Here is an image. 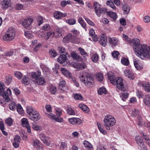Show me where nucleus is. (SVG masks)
<instances>
[{"instance_id": "nucleus-1", "label": "nucleus", "mask_w": 150, "mask_h": 150, "mask_svg": "<svg viewBox=\"0 0 150 150\" xmlns=\"http://www.w3.org/2000/svg\"><path fill=\"white\" fill-rule=\"evenodd\" d=\"M123 36L127 41L132 43L133 45V49L137 55L140 56L142 54L148 57H150V53H148L147 47L145 45L141 44L139 39L134 38L131 40L125 34L123 35Z\"/></svg>"}, {"instance_id": "nucleus-2", "label": "nucleus", "mask_w": 150, "mask_h": 150, "mask_svg": "<svg viewBox=\"0 0 150 150\" xmlns=\"http://www.w3.org/2000/svg\"><path fill=\"white\" fill-rule=\"evenodd\" d=\"M103 122L105 127L109 130L110 129V127L113 126L116 123V120L113 116L108 115L105 117Z\"/></svg>"}, {"instance_id": "nucleus-3", "label": "nucleus", "mask_w": 150, "mask_h": 150, "mask_svg": "<svg viewBox=\"0 0 150 150\" xmlns=\"http://www.w3.org/2000/svg\"><path fill=\"white\" fill-rule=\"evenodd\" d=\"M5 86L3 83H0V95L3 97L6 101L8 102L10 100L9 96L11 94V91L9 88L6 91H4Z\"/></svg>"}, {"instance_id": "nucleus-4", "label": "nucleus", "mask_w": 150, "mask_h": 150, "mask_svg": "<svg viewBox=\"0 0 150 150\" xmlns=\"http://www.w3.org/2000/svg\"><path fill=\"white\" fill-rule=\"evenodd\" d=\"M31 77L35 79V82L40 85H43L45 82V79L41 76V72L38 71L36 72H33Z\"/></svg>"}, {"instance_id": "nucleus-5", "label": "nucleus", "mask_w": 150, "mask_h": 150, "mask_svg": "<svg viewBox=\"0 0 150 150\" xmlns=\"http://www.w3.org/2000/svg\"><path fill=\"white\" fill-rule=\"evenodd\" d=\"M15 36V32L14 29L9 28L3 37V39L5 41H11Z\"/></svg>"}, {"instance_id": "nucleus-6", "label": "nucleus", "mask_w": 150, "mask_h": 150, "mask_svg": "<svg viewBox=\"0 0 150 150\" xmlns=\"http://www.w3.org/2000/svg\"><path fill=\"white\" fill-rule=\"evenodd\" d=\"M94 83V80L92 76L89 73H85V85L88 87L93 86Z\"/></svg>"}, {"instance_id": "nucleus-7", "label": "nucleus", "mask_w": 150, "mask_h": 150, "mask_svg": "<svg viewBox=\"0 0 150 150\" xmlns=\"http://www.w3.org/2000/svg\"><path fill=\"white\" fill-rule=\"evenodd\" d=\"M113 83V85H116L117 87L119 89L123 91H125L126 88L124 87L123 83V80L121 77H117L114 82Z\"/></svg>"}, {"instance_id": "nucleus-8", "label": "nucleus", "mask_w": 150, "mask_h": 150, "mask_svg": "<svg viewBox=\"0 0 150 150\" xmlns=\"http://www.w3.org/2000/svg\"><path fill=\"white\" fill-rule=\"evenodd\" d=\"M33 21L32 18L24 19L22 21V25L26 29L30 30L32 28L31 23Z\"/></svg>"}, {"instance_id": "nucleus-9", "label": "nucleus", "mask_w": 150, "mask_h": 150, "mask_svg": "<svg viewBox=\"0 0 150 150\" xmlns=\"http://www.w3.org/2000/svg\"><path fill=\"white\" fill-rule=\"evenodd\" d=\"M39 137L44 144L48 146H50L51 143V139L50 137L47 136L45 134L42 133L40 134Z\"/></svg>"}, {"instance_id": "nucleus-10", "label": "nucleus", "mask_w": 150, "mask_h": 150, "mask_svg": "<svg viewBox=\"0 0 150 150\" xmlns=\"http://www.w3.org/2000/svg\"><path fill=\"white\" fill-rule=\"evenodd\" d=\"M54 35V32L50 31L46 32L43 34L42 36L46 40L50 41L53 40Z\"/></svg>"}, {"instance_id": "nucleus-11", "label": "nucleus", "mask_w": 150, "mask_h": 150, "mask_svg": "<svg viewBox=\"0 0 150 150\" xmlns=\"http://www.w3.org/2000/svg\"><path fill=\"white\" fill-rule=\"evenodd\" d=\"M21 122L22 126L23 127H25L27 129V132L30 133L31 131L28 119L26 118H23L21 119Z\"/></svg>"}, {"instance_id": "nucleus-12", "label": "nucleus", "mask_w": 150, "mask_h": 150, "mask_svg": "<svg viewBox=\"0 0 150 150\" xmlns=\"http://www.w3.org/2000/svg\"><path fill=\"white\" fill-rule=\"evenodd\" d=\"M107 38L104 34L100 35V38L98 42L99 44L103 47H105L107 43Z\"/></svg>"}, {"instance_id": "nucleus-13", "label": "nucleus", "mask_w": 150, "mask_h": 150, "mask_svg": "<svg viewBox=\"0 0 150 150\" xmlns=\"http://www.w3.org/2000/svg\"><path fill=\"white\" fill-rule=\"evenodd\" d=\"M35 112H33V113H32L30 116H29L28 117L32 120L34 121H37L40 118V115L38 111Z\"/></svg>"}, {"instance_id": "nucleus-14", "label": "nucleus", "mask_w": 150, "mask_h": 150, "mask_svg": "<svg viewBox=\"0 0 150 150\" xmlns=\"http://www.w3.org/2000/svg\"><path fill=\"white\" fill-rule=\"evenodd\" d=\"M69 122L72 125L79 124L81 122V120L79 118L72 117L68 119Z\"/></svg>"}, {"instance_id": "nucleus-15", "label": "nucleus", "mask_w": 150, "mask_h": 150, "mask_svg": "<svg viewBox=\"0 0 150 150\" xmlns=\"http://www.w3.org/2000/svg\"><path fill=\"white\" fill-rule=\"evenodd\" d=\"M32 141L33 145L34 147H35L39 150H43L42 146L40 145V142L39 140L37 139H33Z\"/></svg>"}, {"instance_id": "nucleus-16", "label": "nucleus", "mask_w": 150, "mask_h": 150, "mask_svg": "<svg viewBox=\"0 0 150 150\" xmlns=\"http://www.w3.org/2000/svg\"><path fill=\"white\" fill-rule=\"evenodd\" d=\"M67 15V13L63 14L59 11H56L53 14L54 17L58 19H60L62 17L66 16Z\"/></svg>"}, {"instance_id": "nucleus-17", "label": "nucleus", "mask_w": 150, "mask_h": 150, "mask_svg": "<svg viewBox=\"0 0 150 150\" xmlns=\"http://www.w3.org/2000/svg\"><path fill=\"white\" fill-rule=\"evenodd\" d=\"M67 59V56L64 54L60 55L57 59V61L59 63L62 64L65 63Z\"/></svg>"}, {"instance_id": "nucleus-18", "label": "nucleus", "mask_w": 150, "mask_h": 150, "mask_svg": "<svg viewBox=\"0 0 150 150\" xmlns=\"http://www.w3.org/2000/svg\"><path fill=\"white\" fill-rule=\"evenodd\" d=\"M1 5L4 9H7L11 5L10 0H4L1 3Z\"/></svg>"}, {"instance_id": "nucleus-19", "label": "nucleus", "mask_w": 150, "mask_h": 150, "mask_svg": "<svg viewBox=\"0 0 150 150\" xmlns=\"http://www.w3.org/2000/svg\"><path fill=\"white\" fill-rule=\"evenodd\" d=\"M71 57L74 60L81 62L83 60L82 58L77 53L73 52L71 54Z\"/></svg>"}, {"instance_id": "nucleus-20", "label": "nucleus", "mask_w": 150, "mask_h": 150, "mask_svg": "<svg viewBox=\"0 0 150 150\" xmlns=\"http://www.w3.org/2000/svg\"><path fill=\"white\" fill-rule=\"evenodd\" d=\"M125 75L130 79L132 80L134 78V74L131 71L128 70H126L124 71Z\"/></svg>"}, {"instance_id": "nucleus-21", "label": "nucleus", "mask_w": 150, "mask_h": 150, "mask_svg": "<svg viewBox=\"0 0 150 150\" xmlns=\"http://www.w3.org/2000/svg\"><path fill=\"white\" fill-rule=\"evenodd\" d=\"M109 42L112 46H115L117 45V40L115 38L108 37Z\"/></svg>"}, {"instance_id": "nucleus-22", "label": "nucleus", "mask_w": 150, "mask_h": 150, "mask_svg": "<svg viewBox=\"0 0 150 150\" xmlns=\"http://www.w3.org/2000/svg\"><path fill=\"white\" fill-rule=\"evenodd\" d=\"M61 70L63 74L69 78H71V74L66 69L62 68L61 69Z\"/></svg>"}, {"instance_id": "nucleus-23", "label": "nucleus", "mask_w": 150, "mask_h": 150, "mask_svg": "<svg viewBox=\"0 0 150 150\" xmlns=\"http://www.w3.org/2000/svg\"><path fill=\"white\" fill-rule=\"evenodd\" d=\"M122 10L124 13L127 14H128L130 11L129 6L127 4L123 5L122 7Z\"/></svg>"}, {"instance_id": "nucleus-24", "label": "nucleus", "mask_w": 150, "mask_h": 150, "mask_svg": "<svg viewBox=\"0 0 150 150\" xmlns=\"http://www.w3.org/2000/svg\"><path fill=\"white\" fill-rule=\"evenodd\" d=\"M135 140L139 146L141 148L143 147L144 146V143L141 137L139 136H136L135 137Z\"/></svg>"}, {"instance_id": "nucleus-25", "label": "nucleus", "mask_w": 150, "mask_h": 150, "mask_svg": "<svg viewBox=\"0 0 150 150\" xmlns=\"http://www.w3.org/2000/svg\"><path fill=\"white\" fill-rule=\"evenodd\" d=\"M107 76L109 79L110 80L111 83L113 84L112 82H114L116 78L113 73L112 72L109 73L107 74Z\"/></svg>"}, {"instance_id": "nucleus-26", "label": "nucleus", "mask_w": 150, "mask_h": 150, "mask_svg": "<svg viewBox=\"0 0 150 150\" xmlns=\"http://www.w3.org/2000/svg\"><path fill=\"white\" fill-rule=\"evenodd\" d=\"M139 85L142 87V88H144V90L149 92H150V85L148 83H145L143 84H142L140 83H139Z\"/></svg>"}, {"instance_id": "nucleus-27", "label": "nucleus", "mask_w": 150, "mask_h": 150, "mask_svg": "<svg viewBox=\"0 0 150 150\" xmlns=\"http://www.w3.org/2000/svg\"><path fill=\"white\" fill-rule=\"evenodd\" d=\"M66 84V83L65 81L62 80L60 81L59 82V89H60L62 91H64L65 90V86Z\"/></svg>"}, {"instance_id": "nucleus-28", "label": "nucleus", "mask_w": 150, "mask_h": 150, "mask_svg": "<svg viewBox=\"0 0 150 150\" xmlns=\"http://www.w3.org/2000/svg\"><path fill=\"white\" fill-rule=\"evenodd\" d=\"M37 111L35 109L33 108L32 107L30 106H28L26 108V112L30 116L32 113H33V112Z\"/></svg>"}, {"instance_id": "nucleus-29", "label": "nucleus", "mask_w": 150, "mask_h": 150, "mask_svg": "<svg viewBox=\"0 0 150 150\" xmlns=\"http://www.w3.org/2000/svg\"><path fill=\"white\" fill-rule=\"evenodd\" d=\"M108 15L111 18H112L115 21L117 18V16L115 13L110 11L108 12Z\"/></svg>"}, {"instance_id": "nucleus-30", "label": "nucleus", "mask_w": 150, "mask_h": 150, "mask_svg": "<svg viewBox=\"0 0 150 150\" xmlns=\"http://www.w3.org/2000/svg\"><path fill=\"white\" fill-rule=\"evenodd\" d=\"M144 101L146 106H150V96L149 95L146 96L144 99Z\"/></svg>"}, {"instance_id": "nucleus-31", "label": "nucleus", "mask_w": 150, "mask_h": 150, "mask_svg": "<svg viewBox=\"0 0 150 150\" xmlns=\"http://www.w3.org/2000/svg\"><path fill=\"white\" fill-rule=\"evenodd\" d=\"M85 148L88 150H93V147L92 145L87 141L85 140Z\"/></svg>"}, {"instance_id": "nucleus-32", "label": "nucleus", "mask_w": 150, "mask_h": 150, "mask_svg": "<svg viewBox=\"0 0 150 150\" xmlns=\"http://www.w3.org/2000/svg\"><path fill=\"white\" fill-rule=\"evenodd\" d=\"M17 110L18 113L21 115H23L24 112V111L22 106L19 104H18L16 106Z\"/></svg>"}, {"instance_id": "nucleus-33", "label": "nucleus", "mask_w": 150, "mask_h": 150, "mask_svg": "<svg viewBox=\"0 0 150 150\" xmlns=\"http://www.w3.org/2000/svg\"><path fill=\"white\" fill-rule=\"evenodd\" d=\"M96 79L98 81H102L103 79V75L100 73H97L96 75Z\"/></svg>"}, {"instance_id": "nucleus-34", "label": "nucleus", "mask_w": 150, "mask_h": 150, "mask_svg": "<svg viewBox=\"0 0 150 150\" xmlns=\"http://www.w3.org/2000/svg\"><path fill=\"white\" fill-rule=\"evenodd\" d=\"M41 28L42 30L46 32L50 31V27L48 24H46L44 25Z\"/></svg>"}, {"instance_id": "nucleus-35", "label": "nucleus", "mask_w": 150, "mask_h": 150, "mask_svg": "<svg viewBox=\"0 0 150 150\" xmlns=\"http://www.w3.org/2000/svg\"><path fill=\"white\" fill-rule=\"evenodd\" d=\"M67 148V142H62L60 144V150H64Z\"/></svg>"}, {"instance_id": "nucleus-36", "label": "nucleus", "mask_w": 150, "mask_h": 150, "mask_svg": "<svg viewBox=\"0 0 150 150\" xmlns=\"http://www.w3.org/2000/svg\"><path fill=\"white\" fill-rule=\"evenodd\" d=\"M99 56L97 54H94L91 57V59L94 63L96 62L98 60Z\"/></svg>"}, {"instance_id": "nucleus-37", "label": "nucleus", "mask_w": 150, "mask_h": 150, "mask_svg": "<svg viewBox=\"0 0 150 150\" xmlns=\"http://www.w3.org/2000/svg\"><path fill=\"white\" fill-rule=\"evenodd\" d=\"M107 91L106 89L103 87H102L99 88L98 90V93L99 94L101 95L103 93L106 94Z\"/></svg>"}, {"instance_id": "nucleus-38", "label": "nucleus", "mask_w": 150, "mask_h": 150, "mask_svg": "<svg viewBox=\"0 0 150 150\" xmlns=\"http://www.w3.org/2000/svg\"><path fill=\"white\" fill-rule=\"evenodd\" d=\"M121 62L122 63L126 66L128 65L129 64V61L128 59L126 58H123L121 60Z\"/></svg>"}, {"instance_id": "nucleus-39", "label": "nucleus", "mask_w": 150, "mask_h": 150, "mask_svg": "<svg viewBox=\"0 0 150 150\" xmlns=\"http://www.w3.org/2000/svg\"><path fill=\"white\" fill-rule=\"evenodd\" d=\"M30 79L27 76H25L22 80V82L25 84L27 85L29 83Z\"/></svg>"}, {"instance_id": "nucleus-40", "label": "nucleus", "mask_w": 150, "mask_h": 150, "mask_svg": "<svg viewBox=\"0 0 150 150\" xmlns=\"http://www.w3.org/2000/svg\"><path fill=\"white\" fill-rule=\"evenodd\" d=\"M16 107V103L13 102H11L9 104V107L10 110H14L15 109Z\"/></svg>"}, {"instance_id": "nucleus-41", "label": "nucleus", "mask_w": 150, "mask_h": 150, "mask_svg": "<svg viewBox=\"0 0 150 150\" xmlns=\"http://www.w3.org/2000/svg\"><path fill=\"white\" fill-rule=\"evenodd\" d=\"M106 4L110 6L114 9H115L116 7L115 6L112 1L111 0L108 1L106 2Z\"/></svg>"}, {"instance_id": "nucleus-42", "label": "nucleus", "mask_w": 150, "mask_h": 150, "mask_svg": "<svg viewBox=\"0 0 150 150\" xmlns=\"http://www.w3.org/2000/svg\"><path fill=\"white\" fill-rule=\"evenodd\" d=\"M128 96V94L126 92H123L121 93L120 97L122 98V99L124 101H125V99L127 98Z\"/></svg>"}, {"instance_id": "nucleus-43", "label": "nucleus", "mask_w": 150, "mask_h": 150, "mask_svg": "<svg viewBox=\"0 0 150 150\" xmlns=\"http://www.w3.org/2000/svg\"><path fill=\"white\" fill-rule=\"evenodd\" d=\"M67 37L69 38L70 42H74L75 37L71 34L69 33L67 35Z\"/></svg>"}, {"instance_id": "nucleus-44", "label": "nucleus", "mask_w": 150, "mask_h": 150, "mask_svg": "<svg viewBox=\"0 0 150 150\" xmlns=\"http://www.w3.org/2000/svg\"><path fill=\"white\" fill-rule=\"evenodd\" d=\"M49 53L51 56L54 57L57 55V53L55 50L54 49H51L49 51Z\"/></svg>"}, {"instance_id": "nucleus-45", "label": "nucleus", "mask_w": 150, "mask_h": 150, "mask_svg": "<svg viewBox=\"0 0 150 150\" xmlns=\"http://www.w3.org/2000/svg\"><path fill=\"white\" fill-rule=\"evenodd\" d=\"M50 89L51 93L52 94H55L57 91L56 87L53 85L50 86Z\"/></svg>"}, {"instance_id": "nucleus-46", "label": "nucleus", "mask_w": 150, "mask_h": 150, "mask_svg": "<svg viewBox=\"0 0 150 150\" xmlns=\"http://www.w3.org/2000/svg\"><path fill=\"white\" fill-rule=\"evenodd\" d=\"M6 124L8 126H10L13 124V120L11 118H8L5 121Z\"/></svg>"}, {"instance_id": "nucleus-47", "label": "nucleus", "mask_w": 150, "mask_h": 150, "mask_svg": "<svg viewBox=\"0 0 150 150\" xmlns=\"http://www.w3.org/2000/svg\"><path fill=\"white\" fill-rule=\"evenodd\" d=\"M67 113L71 115H74L75 114L74 111L71 108H68L67 110Z\"/></svg>"}, {"instance_id": "nucleus-48", "label": "nucleus", "mask_w": 150, "mask_h": 150, "mask_svg": "<svg viewBox=\"0 0 150 150\" xmlns=\"http://www.w3.org/2000/svg\"><path fill=\"white\" fill-rule=\"evenodd\" d=\"M66 22L70 25H74L76 23V20L73 18H71L68 20H67Z\"/></svg>"}, {"instance_id": "nucleus-49", "label": "nucleus", "mask_w": 150, "mask_h": 150, "mask_svg": "<svg viewBox=\"0 0 150 150\" xmlns=\"http://www.w3.org/2000/svg\"><path fill=\"white\" fill-rule=\"evenodd\" d=\"M15 76L19 79H21L22 77V74L19 71H15L14 72Z\"/></svg>"}, {"instance_id": "nucleus-50", "label": "nucleus", "mask_w": 150, "mask_h": 150, "mask_svg": "<svg viewBox=\"0 0 150 150\" xmlns=\"http://www.w3.org/2000/svg\"><path fill=\"white\" fill-rule=\"evenodd\" d=\"M62 30L61 28H59L58 29H57L56 31L55 32H54L55 33L54 35H56L57 36H61L62 35Z\"/></svg>"}, {"instance_id": "nucleus-51", "label": "nucleus", "mask_w": 150, "mask_h": 150, "mask_svg": "<svg viewBox=\"0 0 150 150\" xmlns=\"http://www.w3.org/2000/svg\"><path fill=\"white\" fill-rule=\"evenodd\" d=\"M25 35L27 38L30 39H32L33 37V35L32 33L29 31L25 32Z\"/></svg>"}, {"instance_id": "nucleus-52", "label": "nucleus", "mask_w": 150, "mask_h": 150, "mask_svg": "<svg viewBox=\"0 0 150 150\" xmlns=\"http://www.w3.org/2000/svg\"><path fill=\"white\" fill-rule=\"evenodd\" d=\"M93 6L95 10V12H98V10L100 7V5L97 2H95L93 4Z\"/></svg>"}, {"instance_id": "nucleus-53", "label": "nucleus", "mask_w": 150, "mask_h": 150, "mask_svg": "<svg viewBox=\"0 0 150 150\" xmlns=\"http://www.w3.org/2000/svg\"><path fill=\"white\" fill-rule=\"evenodd\" d=\"M32 128L35 130L36 131L40 130L41 127L38 125L33 123L32 124Z\"/></svg>"}, {"instance_id": "nucleus-54", "label": "nucleus", "mask_w": 150, "mask_h": 150, "mask_svg": "<svg viewBox=\"0 0 150 150\" xmlns=\"http://www.w3.org/2000/svg\"><path fill=\"white\" fill-rule=\"evenodd\" d=\"M76 68L78 69L79 70L81 69L84 68V65L80 63H77L75 66Z\"/></svg>"}, {"instance_id": "nucleus-55", "label": "nucleus", "mask_w": 150, "mask_h": 150, "mask_svg": "<svg viewBox=\"0 0 150 150\" xmlns=\"http://www.w3.org/2000/svg\"><path fill=\"white\" fill-rule=\"evenodd\" d=\"M74 98L76 100H81L82 98V96L80 94L76 93L74 95Z\"/></svg>"}, {"instance_id": "nucleus-56", "label": "nucleus", "mask_w": 150, "mask_h": 150, "mask_svg": "<svg viewBox=\"0 0 150 150\" xmlns=\"http://www.w3.org/2000/svg\"><path fill=\"white\" fill-rule=\"evenodd\" d=\"M134 64L135 68L137 70L140 69H141L142 68V67L138 63L137 61L134 62Z\"/></svg>"}, {"instance_id": "nucleus-57", "label": "nucleus", "mask_w": 150, "mask_h": 150, "mask_svg": "<svg viewBox=\"0 0 150 150\" xmlns=\"http://www.w3.org/2000/svg\"><path fill=\"white\" fill-rule=\"evenodd\" d=\"M79 23L81 25V26L84 28V22L83 19L82 17H79L78 20Z\"/></svg>"}, {"instance_id": "nucleus-58", "label": "nucleus", "mask_w": 150, "mask_h": 150, "mask_svg": "<svg viewBox=\"0 0 150 150\" xmlns=\"http://www.w3.org/2000/svg\"><path fill=\"white\" fill-rule=\"evenodd\" d=\"M43 18L42 16H38L37 18V20L38 22V25H40L43 23Z\"/></svg>"}, {"instance_id": "nucleus-59", "label": "nucleus", "mask_w": 150, "mask_h": 150, "mask_svg": "<svg viewBox=\"0 0 150 150\" xmlns=\"http://www.w3.org/2000/svg\"><path fill=\"white\" fill-rule=\"evenodd\" d=\"M140 112L139 110L135 109H134L132 111V115L134 116H136L138 115Z\"/></svg>"}, {"instance_id": "nucleus-60", "label": "nucleus", "mask_w": 150, "mask_h": 150, "mask_svg": "<svg viewBox=\"0 0 150 150\" xmlns=\"http://www.w3.org/2000/svg\"><path fill=\"white\" fill-rule=\"evenodd\" d=\"M14 52L13 51L7 52L4 54V55L7 57H10L13 55Z\"/></svg>"}, {"instance_id": "nucleus-61", "label": "nucleus", "mask_w": 150, "mask_h": 150, "mask_svg": "<svg viewBox=\"0 0 150 150\" xmlns=\"http://www.w3.org/2000/svg\"><path fill=\"white\" fill-rule=\"evenodd\" d=\"M15 7L16 9L20 10L23 7V6L21 4H18L16 5Z\"/></svg>"}, {"instance_id": "nucleus-62", "label": "nucleus", "mask_w": 150, "mask_h": 150, "mask_svg": "<svg viewBox=\"0 0 150 150\" xmlns=\"http://www.w3.org/2000/svg\"><path fill=\"white\" fill-rule=\"evenodd\" d=\"M119 54V52L117 51H114L112 53V55L113 57L117 58Z\"/></svg>"}, {"instance_id": "nucleus-63", "label": "nucleus", "mask_w": 150, "mask_h": 150, "mask_svg": "<svg viewBox=\"0 0 150 150\" xmlns=\"http://www.w3.org/2000/svg\"><path fill=\"white\" fill-rule=\"evenodd\" d=\"M143 19L145 23H149L150 21V17L148 16H146L144 17Z\"/></svg>"}, {"instance_id": "nucleus-64", "label": "nucleus", "mask_w": 150, "mask_h": 150, "mask_svg": "<svg viewBox=\"0 0 150 150\" xmlns=\"http://www.w3.org/2000/svg\"><path fill=\"white\" fill-rule=\"evenodd\" d=\"M14 140V142L20 143L21 140V137L19 136L16 135L15 137Z\"/></svg>"}]
</instances>
